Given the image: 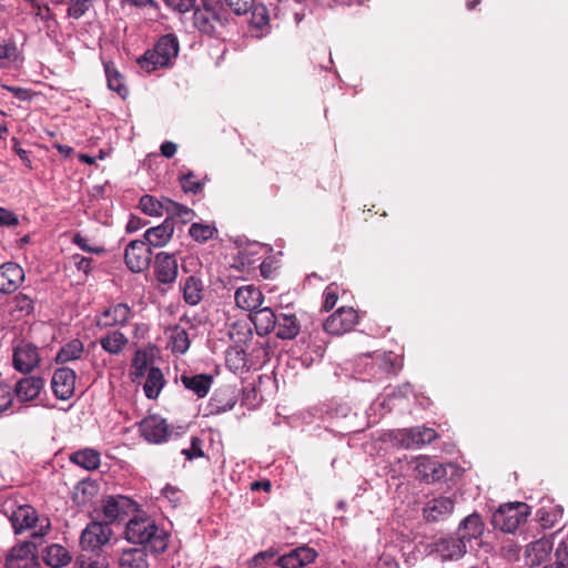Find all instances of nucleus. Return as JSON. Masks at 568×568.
I'll use <instances>...</instances> for the list:
<instances>
[{
	"mask_svg": "<svg viewBox=\"0 0 568 568\" xmlns=\"http://www.w3.org/2000/svg\"><path fill=\"white\" fill-rule=\"evenodd\" d=\"M126 539L136 545H144L153 552H162L168 547L166 534L149 516H135L125 527Z\"/></svg>",
	"mask_w": 568,
	"mask_h": 568,
	"instance_id": "obj_1",
	"label": "nucleus"
},
{
	"mask_svg": "<svg viewBox=\"0 0 568 568\" xmlns=\"http://www.w3.org/2000/svg\"><path fill=\"white\" fill-rule=\"evenodd\" d=\"M229 336L232 345L226 352V366L241 379H246L247 368V354L246 346L248 341V324L246 321H239L234 323L230 331Z\"/></svg>",
	"mask_w": 568,
	"mask_h": 568,
	"instance_id": "obj_2",
	"label": "nucleus"
},
{
	"mask_svg": "<svg viewBox=\"0 0 568 568\" xmlns=\"http://www.w3.org/2000/svg\"><path fill=\"white\" fill-rule=\"evenodd\" d=\"M16 534L31 531V539L42 542V538L50 531L51 521L48 517H39L37 510L30 505L18 506L9 516Z\"/></svg>",
	"mask_w": 568,
	"mask_h": 568,
	"instance_id": "obj_3",
	"label": "nucleus"
},
{
	"mask_svg": "<svg viewBox=\"0 0 568 568\" xmlns=\"http://www.w3.org/2000/svg\"><path fill=\"white\" fill-rule=\"evenodd\" d=\"M530 507L526 503H508L500 505L491 516V525L495 529L514 534L520 525L527 521Z\"/></svg>",
	"mask_w": 568,
	"mask_h": 568,
	"instance_id": "obj_4",
	"label": "nucleus"
},
{
	"mask_svg": "<svg viewBox=\"0 0 568 568\" xmlns=\"http://www.w3.org/2000/svg\"><path fill=\"white\" fill-rule=\"evenodd\" d=\"M113 536L108 523L91 521L80 536V546L85 551L98 552L106 546Z\"/></svg>",
	"mask_w": 568,
	"mask_h": 568,
	"instance_id": "obj_5",
	"label": "nucleus"
},
{
	"mask_svg": "<svg viewBox=\"0 0 568 568\" xmlns=\"http://www.w3.org/2000/svg\"><path fill=\"white\" fill-rule=\"evenodd\" d=\"M251 301L257 302V305L251 306V323L254 324L258 335H266L276 326L277 316L273 311L265 306L261 307L263 294L260 290L251 285Z\"/></svg>",
	"mask_w": 568,
	"mask_h": 568,
	"instance_id": "obj_6",
	"label": "nucleus"
},
{
	"mask_svg": "<svg viewBox=\"0 0 568 568\" xmlns=\"http://www.w3.org/2000/svg\"><path fill=\"white\" fill-rule=\"evenodd\" d=\"M39 540L23 541L11 548L6 559L7 568H34Z\"/></svg>",
	"mask_w": 568,
	"mask_h": 568,
	"instance_id": "obj_7",
	"label": "nucleus"
},
{
	"mask_svg": "<svg viewBox=\"0 0 568 568\" xmlns=\"http://www.w3.org/2000/svg\"><path fill=\"white\" fill-rule=\"evenodd\" d=\"M358 314L353 307H339L324 323L323 329L331 335H342L353 329Z\"/></svg>",
	"mask_w": 568,
	"mask_h": 568,
	"instance_id": "obj_8",
	"label": "nucleus"
},
{
	"mask_svg": "<svg viewBox=\"0 0 568 568\" xmlns=\"http://www.w3.org/2000/svg\"><path fill=\"white\" fill-rule=\"evenodd\" d=\"M151 256L152 251L148 243L141 240H135L128 244L124 253V261L132 272L140 273L149 267Z\"/></svg>",
	"mask_w": 568,
	"mask_h": 568,
	"instance_id": "obj_9",
	"label": "nucleus"
},
{
	"mask_svg": "<svg viewBox=\"0 0 568 568\" xmlns=\"http://www.w3.org/2000/svg\"><path fill=\"white\" fill-rule=\"evenodd\" d=\"M414 463L415 477L423 483L433 484L447 476L446 465L429 456H418Z\"/></svg>",
	"mask_w": 568,
	"mask_h": 568,
	"instance_id": "obj_10",
	"label": "nucleus"
},
{
	"mask_svg": "<svg viewBox=\"0 0 568 568\" xmlns=\"http://www.w3.org/2000/svg\"><path fill=\"white\" fill-rule=\"evenodd\" d=\"M437 436L438 434L433 428L416 426L399 430L396 439L403 447L410 449L430 444L437 438Z\"/></svg>",
	"mask_w": 568,
	"mask_h": 568,
	"instance_id": "obj_11",
	"label": "nucleus"
},
{
	"mask_svg": "<svg viewBox=\"0 0 568 568\" xmlns=\"http://www.w3.org/2000/svg\"><path fill=\"white\" fill-rule=\"evenodd\" d=\"M317 551L307 545L296 547L290 552L280 556L274 565L281 568H303L315 561Z\"/></svg>",
	"mask_w": 568,
	"mask_h": 568,
	"instance_id": "obj_12",
	"label": "nucleus"
},
{
	"mask_svg": "<svg viewBox=\"0 0 568 568\" xmlns=\"http://www.w3.org/2000/svg\"><path fill=\"white\" fill-rule=\"evenodd\" d=\"M135 509V503L122 495L110 496L103 500L102 511L105 523L109 525L122 517L126 516Z\"/></svg>",
	"mask_w": 568,
	"mask_h": 568,
	"instance_id": "obj_13",
	"label": "nucleus"
},
{
	"mask_svg": "<svg viewBox=\"0 0 568 568\" xmlns=\"http://www.w3.org/2000/svg\"><path fill=\"white\" fill-rule=\"evenodd\" d=\"M142 436L150 443L159 444L168 439L170 428L166 420L158 415H150L140 423Z\"/></svg>",
	"mask_w": 568,
	"mask_h": 568,
	"instance_id": "obj_14",
	"label": "nucleus"
},
{
	"mask_svg": "<svg viewBox=\"0 0 568 568\" xmlns=\"http://www.w3.org/2000/svg\"><path fill=\"white\" fill-rule=\"evenodd\" d=\"M434 551L444 560H457L467 552V545L455 532V535H449L436 540Z\"/></svg>",
	"mask_w": 568,
	"mask_h": 568,
	"instance_id": "obj_15",
	"label": "nucleus"
},
{
	"mask_svg": "<svg viewBox=\"0 0 568 568\" xmlns=\"http://www.w3.org/2000/svg\"><path fill=\"white\" fill-rule=\"evenodd\" d=\"M179 266L174 254L161 252L155 256L154 274L159 282L172 284L178 277Z\"/></svg>",
	"mask_w": 568,
	"mask_h": 568,
	"instance_id": "obj_16",
	"label": "nucleus"
},
{
	"mask_svg": "<svg viewBox=\"0 0 568 568\" xmlns=\"http://www.w3.org/2000/svg\"><path fill=\"white\" fill-rule=\"evenodd\" d=\"M38 348L27 342H21L14 347L13 366L16 369L28 373L31 372L39 363Z\"/></svg>",
	"mask_w": 568,
	"mask_h": 568,
	"instance_id": "obj_17",
	"label": "nucleus"
},
{
	"mask_svg": "<svg viewBox=\"0 0 568 568\" xmlns=\"http://www.w3.org/2000/svg\"><path fill=\"white\" fill-rule=\"evenodd\" d=\"M75 388V373L69 367L58 368L52 377V390L60 399H69Z\"/></svg>",
	"mask_w": 568,
	"mask_h": 568,
	"instance_id": "obj_18",
	"label": "nucleus"
},
{
	"mask_svg": "<svg viewBox=\"0 0 568 568\" xmlns=\"http://www.w3.org/2000/svg\"><path fill=\"white\" fill-rule=\"evenodd\" d=\"M24 281L23 268L13 262L3 263L0 266V292L10 294L19 288Z\"/></svg>",
	"mask_w": 568,
	"mask_h": 568,
	"instance_id": "obj_19",
	"label": "nucleus"
},
{
	"mask_svg": "<svg viewBox=\"0 0 568 568\" xmlns=\"http://www.w3.org/2000/svg\"><path fill=\"white\" fill-rule=\"evenodd\" d=\"M484 530L485 523L481 516L477 513H473L459 523L456 534L468 545L473 540L479 539Z\"/></svg>",
	"mask_w": 568,
	"mask_h": 568,
	"instance_id": "obj_20",
	"label": "nucleus"
},
{
	"mask_svg": "<svg viewBox=\"0 0 568 568\" xmlns=\"http://www.w3.org/2000/svg\"><path fill=\"white\" fill-rule=\"evenodd\" d=\"M130 315V307L124 303H118L103 311L97 320V325L101 328L125 325Z\"/></svg>",
	"mask_w": 568,
	"mask_h": 568,
	"instance_id": "obj_21",
	"label": "nucleus"
},
{
	"mask_svg": "<svg viewBox=\"0 0 568 568\" xmlns=\"http://www.w3.org/2000/svg\"><path fill=\"white\" fill-rule=\"evenodd\" d=\"M455 500L450 497H437L427 503L424 508V517L427 521H440L453 514Z\"/></svg>",
	"mask_w": 568,
	"mask_h": 568,
	"instance_id": "obj_22",
	"label": "nucleus"
},
{
	"mask_svg": "<svg viewBox=\"0 0 568 568\" xmlns=\"http://www.w3.org/2000/svg\"><path fill=\"white\" fill-rule=\"evenodd\" d=\"M554 544L548 538H540L530 542L526 549V561L531 568H538L545 562L552 550Z\"/></svg>",
	"mask_w": 568,
	"mask_h": 568,
	"instance_id": "obj_23",
	"label": "nucleus"
},
{
	"mask_svg": "<svg viewBox=\"0 0 568 568\" xmlns=\"http://www.w3.org/2000/svg\"><path fill=\"white\" fill-rule=\"evenodd\" d=\"M44 382L41 377L28 376L17 382L13 392L19 402L26 403L37 398L42 390Z\"/></svg>",
	"mask_w": 568,
	"mask_h": 568,
	"instance_id": "obj_24",
	"label": "nucleus"
},
{
	"mask_svg": "<svg viewBox=\"0 0 568 568\" xmlns=\"http://www.w3.org/2000/svg\"><path fill=\"white\" fill-rule=\"evenodd\" d=\"M270 31V18L266 7L262 3H251V38H262Z\"/></svg>",
	"mask_w": 568,
	"mask_h": 568,
	"instance_id": "obj_25",
	"label": "nucleus"
},
{
	"mask_svg": "<svg viewBox=\"0 0 568 568\" xmlns=\"http://www.w3.org/2000/svg\"><path fill=\"white\" fill-rule=\"evenodd\" d=\"M173 232L174 223L171 217H166L162 224L146 230L144 239L149 246L161 247L171 240Z\"/></svg>",
	"mask_w": 568,
	"mask_h": 568,
	"instance_id": "obj_26",
	"label": "nucleus"
},
{
	"mask_svg": "<svg viewBox=\"0 0 568 568\" xmlns=\"http://www.w3.org/2000/svg\"><path fill=\"white\" fill-rule=\"evenodd\" d=\"M154 48L155 53L160 57V62H158V64L170 65L178 57L180 45L178 38L174 34L169 33L161 37L154 44Z\"/></svg>",
	"mask_w": 568,
	"mask_h": 568,
	"instance_id": "obj_27",
	"label": "nucleus"
},
{
	"mask_svg": "<svg viewBox=\"0 0 568 568\" xmlns=\"http://www.w3.org/2000/svg\"><path fill=\"white\" fill-rule=\"evenodd\" d=\"M181 382L185 388L192 390L199 398H203L212 386L213 377L209 374L183 375Z\"/></svg>",
	"mask_w": 568,
	"mask_h": 568,
	"instance_id": "obj_28",
	"label": "nucleus"
},
{
	"mask_svg": "<svg viewBox=\"0 0 568 568\" xmlns=\"http://www.w3.org/2000/svg\"><path fill=\"white\" fill-rule=\"evenodd\" d=\"M275 328L277 337L292 339L300 333L301 325L295 314H281L277 316Z\"/></svg>",
	"mask_w": 568,
	"mask_h": 568,
	"instance_id": "obj_29",
	"label": "nucleus"
},
{
	"mask_svg": "<svg viewBox=\"0 0 568 568\" xmlns=\"http://www.w3.org/2000/svg\"><path fill=\"white\" fill-rule=\"evenodd\" d=\"M220 21L221 19L219 12L216 11L197 8L193 13V24L200 32L203 33H213L215 26L220 23Z\"/></svg>",
	"mask_w": 568,
	"mask_h": 568,
	"instance_id": "obj_30",
	"label": "nucleus"
},
{
	"mask_svg": "<svg viewBox=\"0 0 568 568\" xmlns=\"http://www.w3.org/2000/svg\"><path fill=\"white\" fill-rule=\"evenodd\" d=\"M33 311V300L22 293L16 295L9 303V315L12 321H21Z\"/></svg>",
	"mask_w": 568,
	"mask_h": 568,
	"instance_id": "obj_31",
	"label": "nucleus"
},
{
	"mask_svg": "<svg viewBox=\"0 0 568 568\" xmlns=\"http://www.w3.org/2000/svg\"><path fill=\"white\" fill-rule=\"evenodd\" d=\"M183 292V300L186 304L194 306L197 305L203 298V282L201 278L191 275L181 286Z\"/></svg>",
	"mask_w": 568,
	"mask_h": 568,
	"instance_id": "obj_32",
	"label": "nucleus"
},
{
	"mask_svg": "<svg viewBox=\"0 0 568 568\" xmlns=\"http://www.w3.org/2000/svg\"><path fill=\"white\" fill-rule=\"evenodd\" d=\"M44 562L52 568L67 566L71 561L69 551L61 545H50L43 551Z\"/></svg>",
	"mask_w": 568,
	"mask_h": 568,
	"instance_id": "obj_33",
	"label": "nucleus"
},
{
	"mask_svg": "<svg viewBox=\"0 0 568 568\" xmlns=\"http://www.w3.org/2000/svg\"><path fill=\"white\" fill-rule=\"evenodd\" d=\"M70 460L87 470L99 468L101 463L100 453L92 448H84L73 453L70 456Z\"/></svg>",
	"mask_w": 568,
	"mask_h": 568,
	"instance_id": "obj_34",
	"label": "nucleus"
},
{
	"mask_svg": "<svg viewBox=\"0 0 568 568\" xmlns=\"http://www.w3.org/2000/svg\"><path fill=\"white\" fill-rule=\"evenodd\" d=\"M119 565L121 568H148L146 554L142 549H126L123 550L120 558Z\"/></svg>",
	"mask_w": 568,
	"mask_h": 568,
	"instance_id": "obj_35",
	"label": "nucleus"
},
{
	"mask_svg": "<svg viewBox=\"0 0 568 568\" xmlns=\"http://www.w3.org/2000/svg\"><path fill=\"white\" fill-rule=\"evenodd\" d=\"M164 386V377L160 368L151 367L146 374V381L144 383L143 389L145 396L150 399H155L161 389Z\"/></svg>",
	"mask_w": 568,
	"mask_h": 568,
	"instance_id": "obj_36",
	"label": "nucleus"
},
{
	"mask_svg": "<svg viewBox=\"0 0 568 568\" xmlns=\"http://www.w3.org/2000/svg\"><path fill=\"white\" fill-rule=\"evenodd\" d=\"M172 352L184 354L190 347V338L186 331L180 326L170 327L166 331Z\"/></svg>",
	"mask_w": 568,
	"mask_h": 568,
	"instance_id": "obj_37",
	"label": "nucleus"
},
{
	"mask_svg": "<svg viewBox=\"0 0 568 568\" xmlns=\"http://www.w3.org/2000/svg\"><path fill=\"white\" fill-rule=\"evenodd\" d=\"M374 363L387 374H396L402 368V359L392 352L375 353Z\"/></svg>",
	"mask_w": 568,
	"mask_h": 568,
	"instance_id": "obj_38",
	"label": "nucleus"
},
{
	"mask_svg": "<svg viewBox=\"0 0 568 568\" xmlns=\"http://www.w3.org/2000/svg\"><path fill=\"white\" fill-rule=\"evenodd\" d=\"M128 343V338L119 331H113L102 337L100 344L110 354H119Z\"/></svg>",
	"mask_w": 568,
	"mask_h": 568,
	"instance_id": "obj_39",
	"label": "nucleus"
},
{
	"mask_svg": "<svg viewBox=\"0 0 568 568\" xmlns=\"http://www.w3.org/2000/svg\"><path fill=\"white\" fill-rule=\"evenodd\" d=\"M83 353V344L79 339H72L65 344L57 354L58 363H67L70 361L79 359Z\"/></svg>",
	"mask_w": 568,
	"mask_h": 568,
	"instance_id": "obj_40",
	"label": "nucleus"
},
{
	"mask_svg": "<svg viewBox=\"0 0 568 568\" xmlns=\"http://www.w3.org/2000/svg\"><path fill=\"white\" fill-rule=\"evenodd\" d=\"M142 212L151 216H161L165 213L166 199L158 201L151 195H143L139 204Z\"/></svg>",
	"mask_w": 568,
	"mask_h": 568,
	"instance_id": "obj_41",
	"label": "nucleus"
},
{
	"mask_svg": "<svg viewBox=\"0 0 568 568\" xmlns=\"http://www.w3.org/2000/svg\"><path fill=\"white\" fill-rule=\"evenodd\" d=\"M216 232L217 230L213 225L201 223H193L189 230L191 237L201 243L211 240Z\"/></svg>",
	"mask_w": 568,
	"mask_h": 568,
	"instance_id": "obj_42",
	"label": "nucleus"
},
{
	"mask_svg": "<svg viewBox=\"0 0 568 568\" xmlns=\"http://www.w3.org/2000/svg\"><path fill=\"white\" fill-rule=\"evenodd\" d=\"M105 73H106V78H108L109 88L111 90L115 91L122 98H125V95L128 94V89L123 84L122 75L118 72V70L106 65Z\"/></svg>",
	"mask_w": 568,
	"mask_h": 568,
	"instance_id": "obj_43",
	"label": "nucleus"
},
{
	"mask_svg": "<svg viewBox=\"0 0 568 568\" xmlns=\"http://www.w3.org/2000/svg\"><path fill=\"white\" fill-rule=\"evenodd\" d=\"M158 62H160V57L155 53L154 47L138 59L140 68L149 73L156 69L169 67L168 64H158Z\"/></svg>",
	"mask_w": 568,
	"mask_h": 568,
	"instance_id": "obj_44",
	"label": "nucleus"
},
{
	"mask_svg": "<svg viewBox=\"0 0 568 568\" xmlns=\"http://www.w3.org/2000/svg\"><path fill=\"white\" fill-rule=\"evenodd\" d=\"M165 213L171 217H181L183 222L190 221L193 216V211L191 209L169 199H166Z\"/></svg>",
	"mask_w": 568,
	"mask_h": 568,
	"instance_id": "obj_45",
	"label": "nucleus"
},
{
	"mask_svg": "<svg viewBox=\"0 0 568 568\" xmlns=\"http://www.w3.org/2000/svg\"><path fill=\"white\" fill-rule=\"evenodd\" d=\"M540 526L544 529L552 528L561 518V513L557 509L546 510L539 509L537 513Z\"/></svg>",
	"mask_w": 568,
	"mask_h": 568,
	"instance_id": "obj_46",
	"label": "nucleus"
},
{
	"mask_svg": "<svg viewBox=\"0 0 568 568\" xmlns=\"http://www.w3.org/2000/svg\"><path fill=\"white\" fill-rule=\"evenodd\" d=\"M95 485L90 481H81L75 486L73 498L77 503H87L88 498L95 493Z\"/></svg>",
	"mask_w": 568,
	"mask_h": 568,
	"instance_id": "obj_47",
	"label": "nucleus"
},
{
	"mask_svg": "<svg viewBox=\"0 0 568 568\" xmlns=\"http://www.w3.org/2000/svg\"><path fill=\"white\" fill-rule=\"evenodd\" d=\"M13 404V389L6 383H0V414L11 408Z\"/></svg>",
	"mask_w": 568,
	"mask_h": 568,
	"instance_id": "obj_48",
	"label": "nucleus"
},
{
	"mask_svg": "<svg viewBox=\"0 0 568 568\" xmlns=\"http://www.w3.org/2000/svg\"><path fill=\"white\" fill-rule=\"evenodd\" d=\"M323 310L331 311L338 301V287L336 284L332 283L326 286L323 293Z\"/></svg>",
	"mask_w": 568,
	"mask_h": 568,
	"instance_id": "obj_49",
	"label": "nucleus"
},
{
	"mask_svg": "<svg viewBox=\"0 0 568 568\" xmlns=\"http://www.w3.org/2000/svg\"><path fill=\"white\" fill-rule=\"evenodd\" d=\"M89 10V2L85 0H72L68 8V16L74 19L81 18Z\"/></svg>",
	"mask_w": 568,
	"mask_h": 568,
	"instance_id": "obj_50",
	"label": "nucleus"
},
{
	"mask_svg": "<svg viewBox=\"0 0 568 568\" xmlns=\"http://www.w3.org/2000/svg\"><path fill=\"white\" fill-rule=\"evenodd\" d=\"M182 454L190 460L196 457H203L202 440L197 437H192L191 447L182 449Z\"/></svg>",
	"mask_w": 568,
	"mask_h": 568,
	"instance_id": "obj_51",
	"label": "nucleus"
},
{
	"mask_svg": "<svg viewBox=\"0 0 568 568\" xmlns=\"http://www.w3.org/2000/svg\"><path fill=\"white\" fill-rule=\"evenodd\" d=\"M182 187L185 192L197 193L202 189L201 182L195 180L193 173H187L181 179Z\"/></svg>",
	"mask_w": 568,
	"mask_h": 568,
	"instance_id": "obj_52",
	"label": "nucleus"
},
{
	"mask_svg": "<svg viewBox=\"0 0 568 568\" xmlns=\"http://www.w3.org/2000/svg\"><path fill=\"white\" fill-rule=\"evenodd\" d=\"M75 565L77 568H108L104 559L87 558L84 555L78 558Z\"/></svg>",
	"mask_w": 568,
	"mask_h": 568,
	"instance_id": "obj_53",
	"label": "nucleus"
},
{
	"mask_svg": "<svg viewBox=\"0 0 568 568\" xmlns=\"http://www.w3.org/2000/svg\"><path fill=\"white\" fill-rule=\"evenodd\" d=\"M165 4L173 10L185 13L194 8L195 0H164Z\"/></svg>",
	"mask_w": 568,
	"mask_h": 568,
	"instance_id": "obj_54",
	"label": "nucleus"
},
{
	"mask_svg": "<svg viewBox=\"0 0 568 568\" xmlns=\"http://www.w3.org/2000/svg\"><path fill=\"white\" fill-rule=\"evenodd\" d=\"M236 306L242 311L248 310V286H241L236 290L235 295Z\"/></svg>",
	"mask_w": 568,
	"mask_h": 568,
	"instance_id": "obj_55",
	"label": "nucleus"
},
{
	"mask_svg": "<svg viewBox=\"0 0 568 568\" xmlns=\"http://www.w3.org/2000/svg\"><path fill=\"white\" fill-rule=\"evenodd\" d=\"M555 562L562 564L565 568H568V544L560 541L555 551Z\"/></svg>",
	"mask_w": 568,
	"mask_h": 568,
	"instance_id": "obj_56",
	"label": "nucleus"
},
{
	"mask_svg": "<svg viewBox=\"0 0 568 568\" xmlns=\"http://www.w3.org/2000/svg\"><path fill=\"white\" fill-rule=\"evenodd\" d=\"M71 262L79 270L88 274L91 270L92 258L74 254L71 256Z\"/></svg>",
	"mask_w": 568,
	"mask_h": 568,
	"instance_id": "obj_57",
	"label": "nucleus"
},
{
	"mask_svg": "<svg viewBox=\"0 0 568 568\" xmlns=\"http://www.w3.org/2000/svg\"><path fill=\"white\" fill-rule=\"evenodd\" d=\"M258 268H260L261 275L266 280L272 278L276 271V266L274 265V261L271 256L263 260L261 262V264L258 265Z\"/></svg>",
	"mask_w": 568,
	"mask_h": 568,
	"instance_id": "obj_58",
	"label": "nucleus"
},
{
	"mask_svg": "<svg viewBox=\"0 0 568 568\" xmlns=\"http://www.w3.org/2000/svg\"><path fill=\"white\" fill-rule=\"evenodd\" d=\"M225 2L236 14H245L248 11L247 0H225Z\"/></svg>",
	"mask_w": 568,
	"mask_h": 568,
	"instance_id": "obj_59",
	"label": "nucleus"
},
{
	"mask_svg": "<svg viewBox=\"0 0 568 568\" xmlns=\"http://www.w3.org/2000/svg\"><path fill=\"white\" fill-rule=\"evenodd\" d=\"M275 557V552L267 550L261 551L251 559V567L260 568L262 562H266L267 560H273Z\"/></svg>",
	"mask_w": 568,
	"mask_h": 568,
	"instance_id": "obj_60",
	"label": "nucleus"
},
{
	"mask_svg": "<svg viewBox=\"0 0 568 568\" xmlns=\"http://www.w3.org/2000/svg\"><path fill=\"white\" fill-rule=\"evenodd\" d=\"M18 224V217L4 210V209H0V226H14Z\"/></svg>",
	"mask_w": 568,
	"mask_h": 568,
	"instance_id": "obj_61",
	"label": "nucleus"
},
{
	"mask_svg": "<svg viewBox=\"0 0 568 568\" xmlns=\"http://www.w3.org/2000/svg\"><path fill=\"white\" fill-rule=\"evenodd\" d=\"M2 88L11 92L16 98L22 101L29 100L31 97L30 91L23 88L11 87L7 84L2 85Z\"/></svg>",
	"mask_w": 568,
	"mask_h": 568,
	"instance_id": "obj_62",
	"label": "nucleus"
},
{
	"mask_svg": "<svg viewBox=\"0 0 568 568\" xmlns=\"http://www.w3.org/2000/svg\"><path fill=\"white\" fill-rule=\"evenodd\" d=\"M73 242L83 251L85 252H94L100 253L103 251L101 247H92L87 243V239L82 237L80 234L74 235Z\"/></svg>",
	"mask_w": 568,
	"mask_h": 568,
	"instance_id": "obj_63",
	"label": "nucleus"
},
{
	"mask_svg": "<svg viewBox=\"0 0 568 568\" xmlns=\"http://www.w3.org/2000/svg\"><path fill=\"white\" fill-rule=\"evenodd\" d=\"M272 489V483L270 479H262L251 483V491L263 490L270 493Z\"/></svg>",
	"mask_w": 568,
	"mask_h": 568,
	"instance_id": "obj_64",
	"label": "nucleus"
}]
</instances>
